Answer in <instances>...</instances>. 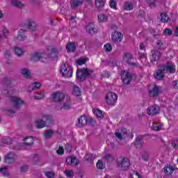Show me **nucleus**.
Listing matches in <instances>:
<instances>
[{
    "instance_id": "1",
    "label": "nucleus",
    "mask_w": 178,
    "mask_h": 178,
    "mask_svg": "<svg viewBox=\"0 0 178 178\" xmlns=\"http://www.w3.org/2000/svg\"><path fill=\"white\" fill-rule=\"evenodd\" d=\"M35 29L36 26L34 20L31 19H26L25 23L22 25V28L18 32L17 40H19V41H24V40H26L24 33L27 31V29L30 30V31H35Z\"/></svg>"
},
{
    "instance_id": "2",
    "label": "nucleus",
    "mask_w": 178,
    "mask_h": 178,
    "mask_svg": "<svg viewBox=\"0 0 178 178\" xmlns=\"http://www.w3.org/2000/svg\"><path fill=\"white\" fill-rule=\"evenodd\" d=\"M35 124L37 129H44L45 126L49 127V126L54 124V118H52V115H51L44 114L42 116V119L35 120Z\"/></svg>"
},
{
    "instance_id": "3",
    "label": "nucleus",
    "mask_w": 178,
    "mask_h": 178,
    "mask_svg": "<svg viewBox=\"0 0 178 178\" xmlns=\"http://www.w3.org/2000/svg\"><path fill=\"white\" fill-rule=\"evenodd\" d=\"M90 76H91V74L87 68H78L76 70V79L77 81H79L80 83L86 81V79H87V77H90Z\"/></svg>"
},
{
    "instance_id": "4",
    "label": "nucleus",
    "mask_w": 178,
    "mask_h": 178,
    "mask_svg": "<svg viewBox=\"0 0 178 178\" xmlns=\"http://www.w3.org/2000/svg\"><path fill=\"white\" fill-rule=\"evenodd\" d=\"M164 73H169V74H175L176 73V65L172 61H167L165 64L161 66Z\"/></svg>"
},
{
    "instance_id": "5",
    "label": "nucleus",
    "mask_w": 178,
    "mask_h": 178,
    "mask_svg": "<svg viewBox=\"0 0 178 178\" xmlns=\"http://www.w3.org/2000/svg\"><path fill=\"white\" fill-rule=\"evenodd\" d=\"M148 91L149 97H151V98H156V97L161 95L162 93V86L158 85L151 86V85H149Z\"/></svg>"
},
{
    "instance_id": "6",
    "label": "nucleus",
    "mask_w": 178,
    "mask_h": 178,
    "mask_svg": "<svg viewBox=\"0 0 178 178\" xmlns=\"http://www.w3.org/2000/svg\"><path fill=\"white\" fill-rule=\"evenodd\" d=\"M53 102H62L65 99V93L57 91L51 95Z\"/></svg>"
},
{
    "instance_id": "7",
    "label": "nucleus",
    "mask_w": 178,
    "mask_h": 178,
    "mask_svg": "<svg viewBox=\"0 0 178 178\" xmlns=\"http://www.w3.org/2000/svg\"><path fill=\"white\" fill-rule=\"evenodd\" d=\"M118 101V95L113 92H108L106 95V102L108 105H115Z\"/></svg>"
},
{
    "instance_id": "8",
    "label": "nucleus",
    "mask_w": 178,
    "mask_h": 178,
    "mask_svg": "<svg viewBox=\"0 0 178 178\" xmlns=\"http://www.w3.org/2000/svg\"><path fill=\"white\" fill-rule=\"evenodd\" d=\"M134 58L133 54L130 53H124V60H126L127 63L129 65V66H133L134 67H138L140 64L138 63H133L131 62L132 59Z\"/></svg>"
},
{
    "instance_id": "9",
    "label": "nucleus",
    "mask_w": 178,
    "mask_h": 178,
    "mask_svg": "<svg viewBox=\"0 0 178 178\" xmlns=\"http://www.w3.org/2000/svg\"><path fill=\"white\" fill-rule=\"evenodd\" d=\"M151 54L152 55L150 56L149 58L151 63H154V62H158V60L161 59V56H162V54L158 50H152Z\"/></svg>"
},
{
    "instance_id": "10",
    "label": "nucleus",
    "mask_w": 178,
    "mask_h": 178,
    "mask_svg": "<svg viewBox=\"0 0 178 178\" xmlns=\"http://www.w3.org/2000/svg\"><path fill=\"white\" fill-rule=\"evenodd\" d=\"M47 51L48 52H50L49 54L47 55V58H51L54 60L58 58V54H59L58 49L52 46H48Z\"/></svg>"
},
{
    "instance_id": "11",
    "label": "nucleus",
    "mask_w": 178,
    "mask_h": 178,
    "mask_svg": "<svg viewBox=\"0 0 178 178\" xmlns=\"http://www.w3.org/2000/svg\"><path fill=\"white\" fill-rule=\"evenodd\" d=\"M118 165L121 167L122 170H127L130 168V160L127 157H122Z\"/></svg>"
},
{
    "instance_id": "12",
    "label": "nucleus",
    "mask_w": 178,
    "mask_h": 178,
    "mask_svg": "<svg viewBox=\"0 0 178 178\" xmlns=\"http://www.w3.org/2000/svg\"><path fill=\"white\" fill-rule=\"evenodd\" d=\"M147 113L149 116H155L159 113V106L157 105L150 106L147 109Z\"/></svg>"
},
{
    "instance_id": "13",
    "label": "nucleus",
    "mask_w": 178,
    "mask_h": 178,
    "mask_svg": "<svg viewBox=\"0 0 178 178\" xmlns=\"http://www.w3.org/2000/svg\"><path fill=\"white\" fill-rule=\"evenodd\" d=\"M132 77H133V75L131 74V73L127 71L122 72V83L124 84H130V83L131 82Z\"/></svg>"
},
{
    "instance_id": "14",
    "label": "nucleus",
    "mask_w": 178,
    "mask_h": 178,
    "mask_svg": "<svg viewBox=\"0 0 178 178\" xmlns=\"http://www.w3.org/2000/svg\"><path fill=\"white\" fill-rule=\"evenodd\" d=\"M114 134L116 138H118L120 141H122V140H123V137H124V136H127V129L122 127L120 129H117Z\"/></svg>"
},
{
    "instance_id": "15",
    "label": "nucleus",
    "mask_w": 178,
    "mask_h": 178,
    "mask_svg": "<svg viewBox=\"0 0 178 178\" xmlns=\"http://www.w3.org/2000/svg\"><path fill=\"white\" fill-rule=\"evenodd\" d=\"M88 123V119L86 115H81L78 118V122L76 123V127H84Z\"/></svg>"
},
{
    "instance_id": "16",
    "label": "nucleus",
    "mask_w": 178,
    "mask_h": 178,
    "mask_svg": "<svg viewBox=\"0 0 178 178\" xmlns=\"http://www.w3.org/2000/svg\"><path fill=\"white\" fill-rule=\"evenodd\" d=\"M86 32L90 35H94V34H97V28L95 27V24L92 22L89 23L86 26Z\"/></svg>"
},
{
    "instance_id": "17",
    "label": "nucleus",
    "mask_w": 178,
    "mask_h": 178,
    "mask_svg": "<svg viewBox=\"0 0 178 178\" xmlns=\"http://www.w3.org/2000/svg\"><path fill=\"white\" fill-rule=\"evenodd\" d=\"M11 102L14 104V106L15 108H20L23 104H24V102L19 98L13 96L11 97Z\"/></svg>"
},
{
    "instance_id": "18",
    "label": "nucleus",
    "mask_w": 178,
    "mask_h": 178,
    "mask_svg": "<svg viewBox=\"0 0 178 178\" xmlns=\"http://www.w3.org/2000/svg\"><path fill=\"white\" fill-rule=\"evenodd\" d=\"M16 159V156L12 152L7 153L5 156L4 162L6 163H13Z\"/></svg>"
},
{
    "instance_id": "19",
    "label": "nucleus",
    "mask_w": 178,
    "mask_h": 178,
    "mask_svg": "<svg viewBox=\"0 0 178 178\" xmlns=\"http://www.w3.org/2000/svg\"><path fill=\"white\" fill-rule=\"evenodd\" d=\"M31 60L33 62H38V60H42V59H44V54L39 53V52H34L31 54Z\"/></svg>"
},
{
    "instance_id": "20",
    "label": "nucleus",
    "mask_w": 178,
    "mask_h": 178,
    "mask_svg": "<svg viewBox=\"0 0 178 178\" xmlns=\"http://www.w3.org/2000/svg\"><path fill=\"white\" fill-rule=\"evenodd\" d=\"M154 76L156 80H163V77H165V72H163V70L161 68L157 70Z\"/></svg>"
},
{
    "instance_id": "21",
    "label": "nucleus",
    "mask_w": 178,
    "mask_h": 178,
    "mask_svg": "<svg viewBox=\"0 0 178 178\" xmlns=\"http://www.w3.org/2000/svg\"><path fill=\"white\" fill-rule=\"evenodd\" d=\"M77 43L73 42H68L67 43V52H76L77 49Z\"/></svg>"
},
{
    "instance_id": "22",
    "label": "nucleus",
    "mask_w": 178,
    "mask_h": 178,
    "mask_svg": "<svg viewBox=\"0 0 178 178\" xmlns=\"http://www.w3.org/2000/svg\"><path fill=\"white\" fill-rule=\"evenodd\" d=\"M111 38L113 41H115V42H120V41H122V33L116 31L113 32L111 35Z\"/></svg>"
},
{
    "instance_id": "23",
    "label": "nucleus",
    "mask_w": 178,
    "mask_h": 178,
    "mask_svg": "<svg viewBox=\"0 0 178 178\" xmlns=\"http://www.w3.org/2000/svg\"><path fill=\"white\" fill-rule=\"evenodd\" d=\"M143 136H138L136 138V140L134 142V145L136 148H141L143 147Z\"/></svg>"
},
{
    "instance_id": "24",
    "label": "nucleus",
    "mask_w": 178,
    "mask_h": 178,
    "mask_svg": "<svg viewBox=\"0 0 178 178\" xmlns=\"http://www.w3.org/2000/svg\"><path fill=\"white\" fill-rule=\"evenodd\" d=\"M134 9V6L131 1H127L124 3L123 10H133Z\"/></svg>"
},
{
    "instance_id": "25",
    "label": "nucleus",
    "mask_w": 178,
    "mask_h": 178,
    "mask_svg": "<svg viewBox=\"0 0 178 178\" xmlns=\"http://www.w3.org/2000/svg\"><path fill=\"white\" fill-rule=\"evenodd\" d=\"M81 5H83V0H72L71 2V8L72 9H76V8H79Z\"/></svg>"
},
{
    "instance_id": "26",
    "label": "nucleus",
    "mask_w": 178,
    "mask_h": 178,
    "mask_svg": "<svg viewBox=\"0 0 178 178\" xmlns=\"http://www.w3.org/2000/svg\"><path fill=\"white\" fill-rule=\"evenodd\" d=\"M160 22H161L162 23H168V22H169V15L168 14H166V13H163L161 14L160 17Z\"/></svg>"
},
{
    "instance_id": "27",
    "label": "nucleus",
    "mask_w": 178,
    "mask_h": 178,
    "mask_svg": "<svg viewBox=\"0 0 178 178\" xmlns=\"http://www.w3.org/2000/svg\"><path fill=\"white\" fill-rule=\"evenodd\" d=\"M21 74L26 79H31V74H30V71L27 68H24L21 70Z\"/></svg>"
},
{
    "instance_id": "28",
    "label": "nucleus",
    "mask_w": 178,
    "mask_h": 178,
    "mask_svg": "<svg viewBox=\"0 0 178 178\" xmlns=\"http://www.w3.org/2000/svg\"><path fill=\"white\" fill-rule=\"evenodd\" d=\"M72 94L76 97H80V95H81V90H80V88H79L77 86H74Z\"/></svg>"
},
{
    "instance_id": "29",
    "label": "nucleus",
    "mask_w": 178,
    "mask_h": 178,
    "mask_svg": "<svg viewBox=\"0 0 178 178\" xmlns=\"http://www.w3.org/2000/svg\"><path fill=\"white\" fill-rule=\"evenodd\" d=\"M24 142L25 145H33V143H34V139L31 136H26L24 139Z\"/></svg>"
},
{
    "instance_id": "30",
    "label": "nucleus",
    "mask_w": 178,
    "mask_h": 178,
    "mask_svg": "<svg viewBox=\"0 0 178 178\" xmlns=\"http://www.w3.org/2000/svg\"><path fill=\"white\" fill-rule=\"evenodd\" d=\"M93 113L97 116V118H99L100 119H104V114H102V111L98 108L93 109Z\"/></svg>"
},
{
    "instance_id": "31",
    "label": "nucleus",
    "mask_w": 178,
    "mask_h": 178,
    "mask_svg": "<svg viewBox=\"0 0 178 178\" xmlns=\"http://www.w3.org/2000/svg\"><path fill=\"white\" fill-rule=\"evenodd\" d=\"M85 159L89 163H92L94 162V159H95V156L91 153H88L86 155Z\"/></svg>"
},
{
    "instance_id": "32",
    "label": "nucleus",
    "mask_w": 178,
    "mask_h": 178,
    "mask_svg": "<svg viewBox=\"0 0 178 178\" xmlns=\"http://www.w3.org/2000/svg\"><path fill=\"white\" fill-rule=\"evenodd\" d=\"M95 5L98 9L105 6V0H95Z\"/></svg>"
},
{
    "instance_id": "33",
    "label": "nucleus",
    "mask_w": 178,
    "mask_h": 178,
    "mask_svg": "<svg viewBox=\"0 0 178 178\" xmlns=\"http://www.w3.org/2000/svg\"><path fill=\"white\" fill-rule=\"evenodd\" d=\"M52 136H54V131H52V129L46 130L43 134V137L47 139L51 138Z\"/></svg>"
},
{
    "instance_id": "34",
    "label": "nucleus",
    "mask_w": 178,
    "mask_h": 178,
    "mask_svg": "<svg viewBox=\"0 0 178 178\" xmlns=\"http://www.w3.org/2000/svg\"><path fill=\"white\" fill-rule=\"evenodd\" d=\"M97 17L99 23H104V22H108V16H106L105 14H99Z\"/></svg>"
},
{
    "instance_id": "35",
    "label": "nucleus",
    "mask_w": 178,
    "mask_h": 178,
    "mask_svg": "<svg viewBox=\"0 0 178 178\" xmlns=\"http://www.w3.org/2000/svg\"><path fill=\"white\" fill-rule=\"evenodd\" d=\"M60 73L63 77H67V68H66V64H64V67H60Z\"/></svg>"
},
{
    "instance_id": "36",
    "label": "nucleus",
    "mask_w": 178,
    "mask_h": 178,
    "mask_svg": "<svg viewBox=\"0 0 178 178\" xmlns=\"http://www.w3.org/2000/svg\"><path fill=\"white\" fill-rule=\"evenodd\" d=\"M11 5L15 8H23V4L19 0H11Z\"/></svg>"
},
{
    "instance_id": "37",
    "label": "nucleus",
    "mask_w": 178,
    "mask_h": 178,
    "mask_svg": "<svg viewBox=\"0 0 178 178\" xmlns=\"http://www.w3.org/2000/svg\"><path fill=\"white\" fill-rule=\"evenodd\" d=\"M175 172V168L171 166L164 167V172L166 175H172Z\"/></svg>"
},
{
    "instance_id": "38",
    "label": "nucleus",
    "mask_w": 178,
    "mask_h": 178,
    "mask_svg": "<svg viewBox=\"0 0 178 178\" xmlns=\"http://www.w3.org/2000/svg\"><path fill=\"white\" fill-rule=\"evenodd\" d=\"M29 87L31 88L32 91H34L35 90L41 88V83L40 82H35L34 83H31Z\"/></svg>"
},
{
    "instance_id": "39",
    "label": "nucleus",
    "mask_w": 178,
    "mask_h": 178,
    "mask_svg": "<svg viewBox=\"0 0 178 178\" xmlns=\"http://www.w3.org/2000/svg\"><path fill=\"white\" fill-rule=\"evenodd\" d=\"M15 53L17 56H22V55L24 54V51L23 49H20L19 47H15Z\"/></svg>"
},
{
    "instance_id": "40",
    "label": "nucleus",
    "mask_w": 178,
    "mask_h": 178,
    "mask_svg": "<svg viewBox=\"0 0 178 178\" xmlns=\"http://www.w3.org/2000/svg\"><path fill=\"white\" fill-rule=\"evenodd\" d=\"M109 6L111 9H115V10H118V3L115 0H110Z\"/></svg>"
},
{
    "instance_id": "41",
    "label": "nucleus",
    "mask_w": 178,
    "mask_h": 178,
    "mask_svg": "<svg viewBox=\"0 0 178 178\" xmlns=\"http://www.w3.org/2000/svg\"><path fill=\"white\" fill-rule=\"evenodd\" d=\"M87 60H88L87 58H79L76 60V63L79 66H81L82 65H86V63H87Z\"/></svg>"
},
{
    "instance_id": "42",
    "label": "nucleus",
    "mask_w": 178,
    "mask_h": 178,
    "mask_svg": "<svg viewBox=\"0 0 178 178\" xmlns=\"http://www.w3.org/2000/svg\"><path fill=\"white\" fill-rule=\"evenodd\" d=\"M1 143L3 144H6V145H9V144H10L12 143V139H10V138H9V137H4L1 140Z\"/></svg>"
},
{
    "instance_id": "43",
    "label": "nucleus",
    "mask_w": 178,
    "mask_h": 178,
    "mask_svg": "<svg viewBox=\"0 0 178 178\" xmlns=\"http://www.w3.org/2000/svg\"><path fill=\"white\" fill-rule=\"evenodd\" d=\"M104 49L106 52H111L112 51V44L109 43H106L104 45Z\"/></svg>"
},
{
    "instance_id": "44",
    "label": "nucleus",
    "mask_w": 178,
    "mask_h": 178,
    "mask_svg": "<svg viewBox=\"0 0 178 178\" xmlns=\"http://www.w3.org/2000/svg\"><path fill=\"white\" fill-rule=\"evenodd\" d=\"M35 99H42L44 98V92H40L36 95H34Z\"/></svg>"
},
{
    "instance_id": "45",
    "label": "nucleus",
    "mask_w": 178,
    "mask_h": 178,
    "mask_svg": "<svg viewBox=\"0 0 178 178\" xmlns=\"http://www.w3.org/2000/svg\"><path fill=\"white\" fill-rule=\"evenodd\" d=\"M96 166L97 169H100L101 170H102V169L104 168V163H102V161L101 160H98Z\"/></svg>"
},
{
    "instance_id": "46",
    "label": "nucleus",
    "mask_w": 178,
    "mask_h": 178,
    "mask_svg": "<svg viewBox=\"0 0 178 178\" xmlns=\"http://www.w3.org/2000/svg\"><path fill=\"white\" fill-rule=\"evenodd\" d=\"M172 34H173V31L169 28H167L163 31V35H172Z\"/></svg>"
},
{
    "instance_id": "47",
    "label": "nucleus",
    "mask_w": 178,
    "mask_h": 178,
    "mask_svg": "<svg viewBox=\"0 0 178 178\" xmlns=\"http://www.w3.org/2000/svg\"><path fill=\"white\" fill-rule=\"evenodd\" d=\"M156 0H147L149 8H155Z\"/></svg>"
},
{
    "instance_id": "48",
    "label": "nucleus",
    "mask_w": 178,
    "mask_h": 178,
    "mask_svg": "<svg viewBox=\"0 0 178 178\" xmlns=\"http://www.w3.org/2000/svg\"><path fill=\"white\" fill-rule=\"evenodd\" d=\"M172 147L175 148V149H177L178 148V139L175 138L172 141Z\"/></svg>"
},
{
    "instance_id": "49",
    "label": "nucleus",
    "mask_w": 178,
    "mask_h": 178,
    "mask_svg": "<svg viewBox=\"0 0 178 178\" xmlns=\"http://www.w3.org/2000/svg\"><path fill=\"white\" fill-rule=\"evenodd\" d=\"M71 164L74 166L79 165V160L76 157H71Z\"/></svg>"
},
{
    "instance_id": "50",
    "label": "nucleus",
    "mask_w": 178,
    "mask_h": 178,
    "mask_svg": "<svg viewBox=\"0 0 178 178\" xmlns=\"http://www.w3.org/2000/svg\"><path fill=\"white\" fill-rule=\"evenodd\" d=\"M58 155H63L65 154V149L63 146H59L58 149L57 150Z\"/></svg>"
},
{
    "instance_id": "51",
    "label": "nucleus",
    "mask_w": 178,
    "mask_h": 178,
    "mask_svg": "<svg viewBox=\"0 0 178 178\" xmlns=\"http://www.w3.org/2000/svg\"><path fill=\"white\" fill-rule=\"evenodd\" d=\"M45 176L47 178H54L55 177V174L52 172H45Z\"/></svg>"
},
{
    "instance_id": "52",
    "label": "nucleus",
    "mask_w": 178,
    "mask_h": 178,
    "mask_svg": "<svg viewBox=\"0 0 178 178\" xmlns=\"http://www.w3.org/2000/svg\"><path fill=\"white\" fill-rule=\"evenodd\" d=\"M67 75L69 77H72V76H73V70H72V67L69 65H68Z\"/></svg>"
},
{
    "instance_id": "53",
    "label": "nucleus",
    "mask_w": 178,
    "mask_h": 178,
    "mask_svg": "<svg viewBox=\"0 0 178 178\" xmlns=\"http://www.w3.org/2000/svg\"><path fill=\"white\" fill-rule=\"evenodd\" d=\"M28 169H29V166L23 165L20 168V172H22V173H24V172H27Z\"/></svg>"
},
{
    "instance_id": "54",
    "label": "nucleus",
    "mask_w": 178,
    "mask_h": 178,
    "mask_svg": "<svg viewBox=\"0 0 178 178\" xmlns=\"http://www.w3.org/2000/svg\"><path fill=\"white\" fill-rule=\"evenodd\" d=\"M162 45H163V43L161 40H157L156 42V47L158 49H161L162 48Z\"/></svg>"
},
{
    "instance_id": "55",
    "label": "nucleus",
    "mask_w": 178,
    "mask_h": 178,
    "mask_svg": "<svg viewBox=\"0 0 178 178\" xmlns=\"http://www.w3.org/2000/svg\"><path fill=\"white\" fill-rule=\"evenodd\" d=\"M142 159L143 161H148V153L147 152H144L143 156H142Z\"/></svg>"
},
{
    "instance_id": "56",
    "label": "nucleus",
    "mask_w": 178,
    "mask_h": 178,
    "mask_svg": "<svg viewBox=\"0 0 178 178\" xmlns=\"http://www.w3.org/2000/svg\"><path fill=\"white\" fill-rule=\"evenodd\" d=\"M172 86L174 87L175 90H178V81H173Z\"/></svg>"
},
{
    "instance_id": "57",
    "label": "nucleus",
    "mask_w": 178,
    "mask_h": 178,
    "mask_svg": "<svg viewBox=\"0 0 178 178\" xmlns=\"http://www.w3.org/2000/svg\"><path fill=\"white\" fill-rule=\"evenodd\" d=\"M73 176H74L73 170H67V177H73Z\"/></svg>"
},
{
    "instance_id": "58",
    "label": "nucleus",
    "mask_w": 178,
    "mask_h": 178,
    "mask_svg": "<svg viewBox=\"0 0 178 178\" xmlns=\"http://www.w3.org/2000/svg\"><path fill=\"white\" fill-rule=\"evenodd\" d=\"M153 130H155L156 131H159L161 130V127L155 126L153 127Z\"/></svg>"
},
{
    "instance_id": "59",
    "label": "nucleus",
    "mask_w": 178,
    "mask_h": 178,
    "mask_svg": "<svg viewBox=\"0 0 178 178\" xmlns=\"http://www.w3.org/2000/svg\"><path fill=\"white\" fill-rule=\"evenodd\" d=\"M139 58H140V59H143V58H145V54H144V53L139 54Z\"/></svg>"
},
{
    "instance_id": "60",
    "label": "nucleus",
    "mask_w": 178,
    "mask_h": 178,
    "mask_svg": "<svg viewBox=\"0 0 178 178\" xmlns=\"http://www.w3.org/2000/svg\"><path fill=\"white\" fill-rule=\"evenodd\" d=\"M7 112L10 116V115H13V113H15V111L13 110H8Z\"/></svg>"
},
{
    "instance_id": "61",
    "label": "nucleus",
    "mask_w": 178,
    "mask_h": 178,
    "mask_svg": "<svg viewBox=\"0 0 178 178\" xmlns=\"http://www.w3.org/2000/svg\"><path fill=\"white\" fill-rule=\"evenodd\" d=\"M112 158V156L111 154H106L105 155V159H106V161L109 160V159Z\"/></svg>"
},
{
    "instance_id": "62",
    "label": "nucleus",
    "mask_w": 178,
    "mask_h": 178,
    "mask_svg": "<svg viewBox=\"0 0 178 178\" xmlns=\"http://www.w3.org/2000/svg\"><path fill=\"white\" fill-rule=\"evenodd\" d=\"M60 109H67V103H65Z\"/></svg>"
},
{
    "instance_id": "63",
    "label": "nucleus",
    "mask_w": 178,
    "mask_h": 178,
    "mask_svg": "<svg viewBox=\"0 0 178 178\" xmlns=\"http://www.w3.org/2000/svg\"><path fill=\"white\" fill-rule=\"evenodd\" d=\"M139 47H140V49H145V46L144 45L143 43H140Z\"/></svg>"
},
{
    "instance_id": "64",
    "label": "nucleus",
    "mask_w": 178,
    "mask_h": 178,
    "mask_svg": "<svg viewBox=\"0 0 178 178\" xmlns=\"http://www.w3.org/2000/svg\"><path fill=\"white\" fill-rule=\"evenodd\" d=\"M8 29L3 28V34H8Z\"/></svg>"
}]
</instances>
